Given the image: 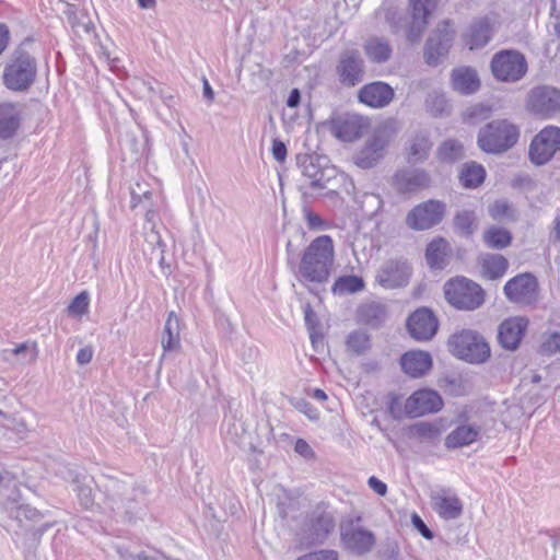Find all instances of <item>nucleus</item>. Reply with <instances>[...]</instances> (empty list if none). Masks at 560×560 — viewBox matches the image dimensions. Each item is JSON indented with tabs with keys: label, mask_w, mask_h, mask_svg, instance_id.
<instances>
[{
	"label": "nucleus",
	"mask_w": 560,
	"mask_h": 560,
	"mask_svg": "<svg viewBox=\"0 0 560 560\" xmlns=\"http://www.w3.org/2000/svg\"><path fill=\"white\" fill-rule=\"evenodd\" d=\"M394 90L384 82H372L365 84L359 91V101L373 108H383L394 98Z\"/></svg>",
	"instance_id": "b1692460"
},
{
	"label": "nucleus",
	"mask_w": 560,
	"mask_h": 560,
	"mask_svg": "<svg viewBox=\"0 0 560 560\" xmlns=\"http://www.w3.org/2000/svg\"><path fill=\"white\" fill-rule=\"evenodd\" d=\"M485 244L489 248L503 249L511 244V233L502 228L490 226L482 236Z\"/></svg>",
	"instance_id": "37998d69"
},
{
	"label": "nucleus",
	"mask_w": 560,
	"mask_h": 560,
	"mask_svg": "<svg viewBox=\"0 0 560 560\" xmlns=\"http://www.w3.org/2000/svg\"><path fill=\"white\" fill-rule=\"evenodd\" d=\"M443 406V400L438 392L432 389H419L415 392L405 404L406 413L416 418L427 413L438 412Z\"/></svg>",
	"instance_id": "6ab92c4d"
},
{
	"label": "nucleus",
	"mask_w": 560,
	"mask_h": 560,
	"mask_svg": "<svg viewBox=\"0 0 560 560\" xmlns=\"http://www.w3.org/2000/svg\"><path fill=\"white\" fill-rule=\"evenodd\" d=\"M296 164L310 186L317 189L327 188L329 180L336 176V168L328 165V159L317 154H298Z\"/></svg>",
	"instance_id": "0eeeda50"
},
{
	"label": "nucleus",
	"mask_w": 560,
	"mask_h": 560,
	"mask_svg": "<svg viewBox=\"0 0 560 560\" xmlns=\"http://www.w3.org/2000/svg\"><path fill=\"white\" fill-rule=\"evenodd\" d=\"M432 364L431 354L422 350L407 351L400 358L402 371L412 378L424 376L432 369Z\"/></svg>",
	"instance_id": "a878e982"
},
{
	"label": "nucleus",
	"mask_w": 560,
	"mask_h": 560,
	"mask_svg": "<svg viewBox=\"0 0 560 560\" xmlns=\"http://www.w3.org/2000/svg\"><path fill=\"white\" fill-rule=\"evenodd\" d=\"M130 195L132 209H136L140 205L143 207L152 206V191L147 182L137 180L132 184L130 186Z\"/></svg>",
	"instance_id": "de8ad7c7"
},
{
	"label": "nucleus",
	"mask_w": 560,
	"mask_h": 560,
	"mask_svg": "<svg viewBox=\"0 0 560 560\" xmlns=\"http://www.w3.org/2000/svg\"><path fill=\"white\" fill-rule=\"evenodd\" d=\"M425 108L433 117H443L451 114L452 106L444 94L432 92L425 98Z\"/></svg>",
	"instance_id": "c03bdc74"
},
{
	"label": "nucleus",
	"mask_w": 560,
	"mask_h": 560,
	"mask_svg": "<svg viewBox=\"0 0 560 560\" xmlns=\"http://www.w3.org/2000/svg\"><path fill=\"white\" fill-rule=\"evenodd\" d=\"M364 287L365 283L363 278L355 275H349L339 277L335 281L331 291L334 294L345 295L360 292L364 289Z\"/></svg>",
	"instance_id": "79ce46f5"
},
{
	"label": "nucleus",
	"mask_w": 560,
	"mask_h": 560,
	"mask_svg": "<svg viewBox=\"0 0 560 560\" xmlns=\"http://www.w3.org/2000/svg\"><path fill=\"white\" fill-rule=\"evenodd\" d=\"M393 180L398 192L410 194L428 188L431 176L423 168H404L396 172Z\"/></svg>",
	"instance_id": "4be33fe9"
},
{
	"label": "nucleus",
	"mask_w": 560,
	"mask_h": 560,
	"mask_svg": "<svg viewBox=\"0 0 560 560\" xmlns=\"http://www.w3.org/2000/svg\"><path fill=\"white\" fill-rule=\"evenodd\" d=\"M438 158L443 163H455L465 156L463 144L454 139H446L438 148Z\"/></svg>",
	"instance_id": "a19ab883"
},
{
	"label": "nucleus",
	"mask_w": 560,
	"mask_h": 560,
	"mask_svg": "<svg viewBox=\"0 0 560 560\" xmlns=\"http://www.w3.org/2000/svg\"><path fill=\"white\" fill-rule=\"evenodd\" d=\"M36 72H4L3 82L13 91L26 90L35 80Z\"/></svg>",
	"instance_id": "a18cd8bd"
},
{
	"label": "nucleus",
	"mask_w": 560,
	"mask_h": 560,
	"mask_svg": "<svg viewBox=\"0 0 560 560\" xmlns=\"http://www.w3.org/2000/svg\"><path fill=\"white\" fill-rule=\"evenodd\" d=\"M490 70H527V61L516 49H502L493 55Z\"/></svg>",
	"instance_id": "c756f323"
},
{
	"label": "nucleus",
	"mask_w": 560,
	"mask_h": 560,
	"mask_svg": "<svg viewBox=\"0 0 560 560\" xmlns=\"http://www.w3.org/2000/svg\"><path fill=\"white\" fill-rule=\"evenodd\" d=\"M489 214L493 220H514V211L505 200H497L489 206Z\"/></svg>",
	"instance_id": "8fccbe9b"
},
{
	"label": "nucleus",
	"mask_w": 560,
	"mask_h": 560,
	"mask_svg": "<svg viewBox=\"0 0 560 560\" xmlns=\"http://www.w3.org/2000/svg\"><path fill=\"white\" fill-rule=\"evenodd\" d=\"M101 488L105 493L104 512L130 518L132 504L144 494V490L137 487L130 479L120 480L106 476L101 481Z\"/></svg>",
	"instance_id": "f03ea898"
},
{
	"label": "nucleus",
	"mask_w": 560,
	"mask_h": 560,
	"mask_svg": "<svg viewBox=\"0 0 560 560\" xmlns=\"http://www.w3.org/2000/svg\"><path fill=\"white\" fill-rule=\"evenodd\" d=\"M492 108L485 104H476L467 109L466 117L471 122L485 120L490 117Z\"/></svg>",
	"instance_id": "5fc2aeb1"
},
{
	"label": "nucleus",
	"mask_w": 560,
	"mask_h": 560,
	"mask_svg": "<svg viewBox=\"0 0 560 560\" xmlns=\"http://www.w3.org/2000/svg\"><path fill=\"white\" fill-rule=\"evenodd\" d=\"M446 301L457 310L475 311L485 303L486 293L475 281L466 277L450 279L444 284Z\"/></svg>",
	"instance_id": "39448f33"
},
{
	"label": "nucleus",
	"mask_w": 560,
	"mask_h": 560,
	"mask_svg": "<svg viewBox=\"0 0 560 560\" xmlns=\"http://www.w3.org/2000/svg\"><path fill=\"white\" fill-rule=\"evenodd\" d=\"M431 506L443 520H456L463 513V503L457 494L448 488H439L431 491Z\"/></svg>",
	"instance_id": "a211bd4d"
},
{
	"label": "nucleus",
	"mask_w": 560,
	"mask_h": 560,
	"mask_svg": "<svg viewBox=\"0 0 560 560\" xmlns=\"http://www.w3.org/2000/svg\"><path fill=\"white\" fill-rule=\"evenodd\" d=\"M412 268L407 259L389 258L380 266L375 282L386 290L404 288L409 283Z\"/></svg>",
	"instance_id": "1a4fd4ad"
},
{
	"label": "nucleus",
	"mask_w": 560,
	"mask_h": 560,
	"mask_svg": "<svg viewBox=\"0 0 560 560\" xmlns=\"http://www.w3.org/2000/svg\"><path fill=\"white\" fill-rule=\"evenodd\" d=\"M520 136V127L511 120L494 119L479 129L477 143L486 153L501 154L512 149Z\"/></svg>",
	"instance_id": "7ed1b4c3"
},
{
	"label": "nucleus",
	"mask_w": 560,
	"mask_h": 560,
	"mask_svg": "<svg viewBox=\"0 0 560 560\" xmlns=\"http://www.w3.org/2000/svg\"><path fill=\"white\" fill-rule=\"evenodd\" d=\"M528 108L538 115L549 117L560 112V91L550 86H539L530 91Z\"/></svg>",
	"instance_id": "dca6fc26"
},
{
	"label": "nucleus",
	"mask_w": 560,
	"mask_h": 560,
	"mask_svg": "<svg viewBox=\"0 0 560 560\" xmlns=\"http://www.w3.org/2000/svg\"><path fill=\"white\" fill-rule=\"evenodd\" d=\"M411 523L413 527L425 538V539H432L433 533L432 530L425 525V523L422 521V518L413 513L411 516Z\"/></svg>",
	"instance_id": "bf43d9fd"
},
{
	"label": "nucleus",
	"mask_w": 560,
	"mask_h": 560,
	"mask_svg": "<svg viewBox=\"0 0 560 560\" xmlns=\"http://www.w3.org/2000/svg\"><path fill=\"white\" fill-rule=\"evenodd\" d=\"M360 72H341L340 73V81L348 86H354L359 81Z\"/></svg>",
	"instance_id": "774afa93"
},
{
	"label": "nucleus",
	"mask_w": 560,
	"mask_h": 560,
	"mask_svg": "<svg viewBox=\"0 0 560 560\" xmlns=\"http://www.w3.org/2000/svg\"><path fill=\"white\" fill-rule=\"evenodd\" d=\"M450 351L469 363H482L490 357V347L485 338L474 330H462L450 337Z\"/></svg>",
	"instance_id": "423d86ee"
},
{
	"label": "nucleus",
	"mask_w": 560,
	"mask_h": 560,
	"mask_svg": "<svg viewBox=\"0 0 560 560\" xmlns=\"http://www.w3.org/2000/svg\"><path fill=\"white\" fill-rule=\"evenodd\" d=\"M451 254V247L446 240L442 237L431 241L425 249V259L430 268L443 269Z\"/></svg>",
	"instance_id": "72a5a7b5"
},
{
	"label": "nucleus",
	"mask_w": 560,
	"mask_h": 560,
	"mask_svg": "<svg viewBox=\"0 0 560 560\" xmlns=\"http://www.w3.org/2000/svg\"><path fill=\"white\" fill-rule=\"evenodd\" d=\"M486 177L482 165L476 162L466 163L459 174V182L465 188H476L481 185Z\"/></svg>",
	"instance_id": "ea45409f"
},
{
	"label": "nucleus",
	"mask_w": 560,
	"mask_h": 560,
	"mask_svg": "<svg viewBox=\"0 0 560 560\" xmlns=\"http://www.w3.org/2000/svg\"><path fill=\"white\" fill-rule=\"evenodd\" d=\"M455 37L454 25L445 20L438 24L436 30L428 38L424 47V60L428 66L436 67L440 58L447 55Z\"/></svg>",
	"instance_id": "9b49d317"
},
{
	"label": "nucleus",
	"mask_w": 560,
	"mask_h": 560,
	"mask_svg": "<svg viewBox=\"0 0 560 560\" xmlns=\"http://www.w3.org/2000/svg\"><path fill=\"white\" fill-rule=\"evenodd\" d=\"M272 155L278 162H283L285 160L287 147L282 141L278 139L272 141Z\"/></svg>",
	"instance_id": "680f3d73"
},
{
	"label": "nucleus",
	"mask_w": 560,
	"mask_h": 560,
	"mask_svg": "<svg viewBox=\"0 0 560 560\" xmlns=\"http://www.w3.org/2000/svg\"><path fill=\"white\" fill-rule=\"evenodd\" d=\"M387 318V307L381 302H366L357 310L358 323L371 328H380Z\"/></svg>",
	"instance_id": "cd10ccee"
},
{
	"label": "nucleus",
	"mask_w": 560,
	"mask_h": 560,
	"mask_svg": "<svg viewBox=\"0 0 560 560\" xmlns=\"http://www.w3.org/2000/svg\"><path fill=\"white\" fill-rule=\"evenodd\" d=\"M560 351V332L546 334L540 345L542 354L552 355Z\"/></svg>",
	"instance_id": "864d4df0"
},
{
	"label": "nucleus",
	"mask_w": 560,
	"mask_h": 560,
	"mask_svg": "<svg viewBox=\"0 0 560 560\" xmlns=\"http://www.w3.org/2000/svg\"><path fill=\"white\" fill-rule=\"evenodd\" d=\"M144 244L142 247L143 254L148 257L150 262L156 261L160 267L165 270L170 269L168 265H165V243L163 242L160 232L156 230V226L153 224L149 226H144Z\"/></svg>",
	"instance_id": "bb28decb"
},
{
	"label": "nucleus",
	"mask_w": 560,
	"mask_h": 560,
	"mask_svg": "<svg viewBox=\"0 0 560 560\" xmlns=\"http://www.w3.org/2000/svg\"><path fill=\"white\" fill-rule=\"evenodd\" d=\"M11 39V33L9 26L4 23H0V56L7 49Z\"/></svg>",
	"instance_id": "e2e57ef3"
},
{
	"label": "nucleus",
	"mask_w": 560,
	"mask_h": 560,
	"mask_svg": "<svg viewBox=\"0 0 560 560\" xmlns=\"http://www.w3.org/2000/svg\"><path fill=\"white\" fill-rule=\"evenodd\" d=\"M506 299L515 304L530 305L538 298V282L532 273H521L510 279L504 288Z\"/></svg>",
	"instance_id": "f8f14e48"
},
{
	"label": "nucleus",
	"mask_w": 560,
	"mask_h": 560,
	"mask_svg": "<svg viewBox=\"0 0 560 560\" xmlns=\"http://www.w3.org/2000/svg\"><path fill=\"white\" fill-rule=\"evenodd\" d=\"M347 350L360 355L365 353L370 347V336L362 329L351 331L346 340Z\"/></svg>",
	"instance_id": "49530a36"
},
{
	"label": "nucleus",
	"mask_w": 560,
	"mask_h": 560,
	"mask_svg": "<svg viewBox=\"0 0 560 560\" xmlns=\"http://www.w3.org/2000/svg\"><path fill=\"white\" fill-rule=\"evenodd\" d=\"M477 218L474 211L463 210L458 212L454 218V225L460 234L469 236L476 229Z\"/></svg>",
	"instance_id": "09e8293b"
},
{
	"label": "nucleus",
	"mask_w": 560,
	"mask_h": 560,
	"mask_svg": "<svg viewBox=\"0 0 560 560\" xmlns=\"http://www.w3.org/2000/svg\"><path fill=\"white\" fill-rule=\"evenodd\" d=\"M340 537L345 548L357 556L370 552L376 541L371 530L355 525L352 521L341 525Z\"/></svg>",
	"instance_id": "4468645a"
},
{
	"label": "nucleus",
	"mask_w": 560,
	"mask_h": 560,
	"mask_svg": "<svg viewBox=\"0 0 560 560\" xmlns=\"http://www.w3.org/2000/svg\"><path fill=\"white\" fill-rule=\"evenodd\" d=\"M452 86L459 94L469 95L479 90L480 79L477 72H453Z\"/></svg>",
	"instance_id": "4c0bfd02"
},
{
	"label": "nucleus",
	"mask_w": 560,
	"mask_h": 560,
	"mask_svg": "<svg viewBox=\"0 0 560 560\" xmlns=\"http://www.w3.org/2000/svg\"><path fill=\"white\" fill-rule=\"evenodd\" d=\"M161 343L164 352L173 351L180 347L179 319L174 312H171L167 317Z\"/></svg>",
	"instance_id": "c9c22d12"
},
{
	"label": "nucleus",
	"mask_w": 560,
	"mask_h": 560,
	"mask_svg": "<svg viewBox=\"0 0 560 560\" xmlns=\"http://www.w3.org/2000/svg\"><path fill=\"white\" fill-rule=\"evenodd\" d=\"M478 264L481 268V275L489 280H497L502 278L508 268V259L500 254H481L478 257Z\"/></svg>",
	"instance_id": "2f4dec72"
},
{
	"label": "nucleus",
	"mask_w": 560,
	"mask_h": 560,
	"mask_svg": "<svg viewBox=\"0 0 560 560\" xmlns=\"http://www.w3.org/2000/svg\"><path fill=\"white\" fill-rule=\"evenodd\" d=\"M334 243L330 236L316 237L304 250L296 267L295 276L300 282L325 283L334 262Z\"/></svg>",
	"instance_id": "f257e3e1"
},
{
	"label": "nucleus",
	"mask_w": 560,
	"mask_h": 560,
	"mask_svg": "<svg viewBox=\"0 0 560 560\" xmlns=\"http://www.w3.org/2000/svg\"><path fill=\"white\" fill-rule=\"evenodd\" d=\"M438 327V318L425 307L415 311L407 320L410 336L418 341L430 340L436 334Z\"/></svg>",
	"instance_id": "aec40b11"
},
{
	"label": "nucleus",
	"mask_w": 560,
	"mask_h": 560,
	"mask_svg": "<svg viewBox=\"0 0 560 560\" xmlns=\"http://www.w3.org/2000/svg\"><path fill=\"white\" fill-rule=\"evenodd\" d=\"M93 358V348L91 346L84 347L79 350L77 354V362L80 365H85L91 362Z\"/></svg>",
	"instance_id": "69168bd1"
},
{
	"label": "nucleus",
	"mask_w": 560,
	"mask_h": 560,
	"mask_svg": "<svg viewBox=\"0 0 560 560\" xmlns=\"http://www.w3.org/2000/svg\"><path fill=\"white\" fill-rule=\"evenodd\" d=\"M446 205L430 199L413 207L406 215V225L415 231H425L440 224L445 215Z\"/></svg>",
	"instance_id": "6e6552de"
},
{
	"label": "nucleus",
	"mask_w": 560,
	"mask_h": 560,
	"mask_svg": "<svg viewBox=\"0 0 560 560\" xmlns=\"http://www.w3.org/2000/svg\"><path fill=\"white\" fill-rule=\"evenodd\" d=\"M33 46V40H24L14 50L4 70H36L37 61Z\"/></svg>",
	"instance_id": "7c9ffc66"
},
{
	"label": "nucleus",
	"mask_w": 560,
	"mask_h": 560,
	"mask_svg": "<svg viewBox=\"0 0 560 560\" xmlns=\"http://www.w3.org/2000/svg\"><path fill=\"white\" fill-rule=\"evenodd\" d=\"M398 131L399 124L396 119L389 118L380 124L363 148L354 154V164L364 170L374 167L385 156L386 148Z\"/></svg>",
	"instance_id": "20e7f679"
},
{
	"label": "nucleus",
	"mask_w": 560,
	"mask_h": 560,
	"mask_svg": "<svg viewBox=\"0 0 560 560\" xmlns=\"http://www.w3.org/2000/svg\"><path fill=\"white\" fill-rule=\"evenodd\" d=\"M368 485L378 495L384 497L387 493V486L382 480L374 476L369 478Z\"/></svg>",
	"instance_id": "0e129e2a"
},
{
	"label": "nucleus",
	"mask_w": 560,
	"mask_h": 560,
	"mask_svg": "<svg viewBox=\"0 0 560 560\" xmlns=\"http://www.w3.org/2000/svg\"><path fill=\"white\" fill-rule=\"evenodd\" d=\"M560 151V128L549 126L539 131L532 140L528 156L535 165H544Z\"/></svg>",
	"instance_id": "9d476101"
},
{
	"label": "nucleus",
	"mask_w": 560,
	"mask_h": 560,
	"mask_svg": "<svg viewBox=\"0 0 560 560\" xmlns=\"http://www.w3.org/2000/svg\"><path fill=\"white\" fill-rule=\"evenodd\" d=\"M296 560H338V552L335 550H319L306 553Z\"/></svg>",
	"instance_id": "13d9d810"
},
{
	"label": "nucleus",
	"mask_w": 560,
	"mask_h": 560,
	"mask_svg": "<svg viewBox=\"0 0 560 560\" xmlns=\"http://www.w3.org/2000/svg\"><path fill=\"white\" fill-rule=\"evenodd\" d=\"M432 147L433 141L428 130L419 129L412 131L404 144V154L407 163L411 165L424 163L430 156Z\"/></svg>",
	"instance_id": "f3484780"
},
{
	"label": "nucleus",
	"mask_w": 560,
	"mask_h": 560,
	"mask_svg": "<svg viewBox=\"0 0 560 560\" xmlns=\"http://www.w3.org/2000/svg\"><path fill=\"white\" fill-rule=\"evenodd\" d=\"M493 37V28L489 18L482 16L474 20L462 33L463 45L469 50L481 49Z\"/></svg>",
	"instance_id": "412c9836"
},
{
	"label": "nucleus",
	"mask_w": 560,
	"mask_h": 560,
	"mask_svg": "<svg viewBox=\"0 0 560 560\" xmlns=\"http://www.w3.org/2000/svg\"><path fill=\"white\" fill-rule=\"evenodd\" d=\"M526 327L527 320L523 317L505 319L498 329L499 343L508 350H515L523 338Z\"/></svg>",
	"instance_id": "393cba45"
},
{
	"label": "nucleus",
	"mask_w": 560,
	"mask_h": 560,
	"mask_svg": "<svg viewBox=\"0 0 560 560\" xmlns=\"http://www.w3.org/2000/svg\"><path fill=\"white\" fill-rule=\"evenodd\" d=\"M364 51L368 58L373 62H385L392 56V47L384 38L372 37L364 44Z\"/></svg>",
	"instance_id": "e433bc0d"
},
{
	"label": "nucleus",
	"mask_w": 560,
	"mask_h": 560,
	"mask_svg": "<svg viewBox=\"0 0 560 560\" xmlns=\"http://www.w3.org/2000/svg\"><path fill=\"white\" fill-rule=\"evenodd\" d=\"M306 54L304 51H300L293 45L290 51L285 52L283 56V67H298L304 59Z\"/></svg>",
	"instance_id": "6e6d98bb"
},
{
	"label": "nucleus",
	"mask_w": 560,
	"mask_h": 560,
	"mask_svg": "<svg viewBox=\"0 0 560 560\" xmlns=\"http://www.w3.org/2000/svg\"><path fill=\"white\" fill-rule=\"evenodd\" d=\"M499 82H517L526 72H492Z\"/></svg>",
	"instance_id": "052dcab7"
},
{
	"label": "nucleus",
	"mask_w": 560,
	"mask_h": 560,
	"mask_svg": "<svg viewBox=\"0 0 560 560\" xmlns=\"http://www.w3.org/2000/svg\"><path fill=\"white\" fill-rule=\"evenodd\" d=\"M335 517L324 504L317 505L305 524L306 539L310 542H324L335 528Z\"/></svg>",
	"instance_id": "2eb2a0df"
},
{
	"label": "nucleus",
	"mask_w": 560,
	"mask_h": 560,
	"mask_svg": "<svg viewBox=\"0 0 560 560\" xmlns=\"http://www.w3.org/2000/svg\"><path fill=\"white\" fill-rule=\"evenodd\" d=\"M362 58L357 49H347L340 58L337 70H361Z\"/></svg>",
	"instance_id": "3c124183"
},
{
	"label": "nucleus",
	"mask_w": 560,
	"mask_h": 560,
	"mask_svg": "<svg viewBox=\"0 0 560 560\" xmlns=\"http://www.w3.org/2000/svg\"><path fill=\"white\" fill-rule=\"evenodd\" d=\"M330 132L339 140L352 142L370 128V119L359 114H343L331 118Z\"/></svg>",
	"instance_id": "ddd939ff"
},
{
	"label": "nucleus",
	"mask_w": 560,
	"mask_h": 560,
	"mask_svg": "<svg viewBox=\"0 0 560 560\" xmlns=\"http://www.w3.org/2000/svg\"><path fill=\"white\" fill-rule=\"evenodd\" d=\"M37 346L35 342H23L14 349H5L1 353V358L8 363L27 364L33 363L37 359Z\"/></svg>",
	"instance_id": "f704fd0d"
},
{
	"label": "nucleus",
	"mask_w": 560,
	"mask_h": 560,
	"mask_svg": "<svg viewBox=\"0 0 560 560\" xmlns=\"http://www.w3.org/2000/svg\"><path fill=\"white\" fill-rule=\"evenodd\" d=\"M89 304V293L86 291H83L72 300L67 311L71 316H82L88 313Z\"/></svg>",
	"instance_id": "603ef678"
},
{
	"label": "nucleus",
	"mask_w": 560,
	"mask_h": 560,
	"mask_svg": "<svg viewBox=\"0 0 560 560\" xmlns=\"http://www.w3.org/2000/svg\"><path fill=\"white\" fill-rule=\"evenodd\" d=\"M479 432L472 427L462 425L452 431L446 440L445 445L448 448H457L465 445H469L475 442Z\"/></svg>",
	"instance_id": "58836bf2"
},
{
	"label": "nucleus",
	"mask_w": 560,
	"mask_h": 560,
	"mask_svg": "<svg viewBox=\"0 0 560 560\" xmlns=\"http://www.w3.org/2000/svg\"><path fill=\"white\" fill-rule=\"evenodd\" d=\"M21 110L13 103L0 104V139L8 140L12 138L21 125Z\"/></svg>",
	"instance_id": "c85d7f7f"
},
{
	"label": "nucleus",
	"mask_w": 560,
	"mask_h": 560,
	"mask_svg": "<svg viewBox=\"0 0 560 560\" xmlns=\"http://www.w3.org/2000/svg\"><path fill=\"white\" fill-rule=\"evenodd\" d=\"M436 0H410L411 24L407 30V38L417 40L425 28L429 18L436 8Z\"/></svg>",
	"instance_id": "5701e85b"
},
{
	"label": "nucleus",
	"mask_w": 560,
	"mask_h": 560,
	"mask_svg": "<svg viewBox=\"0 0 560 560\" xmlns=\"http://www.w3.org/2000/svg\"><path fill=\"white\" fill-rule=\"evenodd\" d=\"M40 516V512L37 509L31 506L30 504H22L16 509V517L20 521H38Z\"/></svg>",
	"instance_id": "4d7b16f0"
},
{
	"label": "nucleus",
	"mask_w": 560,
	"mask_h": 560,
	"mask_svg": "<svg viewBox=\"0 0 560 560\" xmlns=\"http://www.w3.org/2000/svg\"><path fill=\"white\" fill-rule=\"evenodd\" d=\"M69 474L73 486L72 490L77 493L80 505L85 510H91L94 506L93 479L77 471H70Z\"/></svg>",
	"instance_id": "473e14b6"
},
{
	"label": "nucleus",
	"mask_w": 560,
	"mask_h": 560,
	"mask_svg": "<svg viewBox=\"0 0 560 560\" xmlns=\"http://www.w3.org/2000/svg\"><path fill=\"white\" fill-rule=\"evenodd\" d=\"M305 218H306L307 225L310 229H312V230L323 229L324 221L322 220V218L318 214H316L312 211H307L305 214Z\"/></svg>",
	"instance_id": "338daca9"
}]
</instances>
